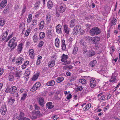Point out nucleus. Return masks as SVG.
<instances>
[{
    "instance_id": "1",
    "label": "nucleus",
    "mask_w": 120,
    "mask_h": 120,
    "mask_svg": "<svg viewBox=\"0 0 120 120\" xmlns=\"http://www.w3.org/2000/svg\"><path fill=\"white\" fill-rule=\"evenodd\" d=\"M16 38L14 37L9 41L8 45V47L11 48V51L14 49L17 45V42L15 41Z\"/></svg>"
},
{
    "instance_id": "2",
    "label": "nucleus",
    "mask_w": 120,
    "mask_h": 120,
    "mask_svg": "<svg viewBox=\"0 0 120 120\" xmlns=\"http://www.w3.org/2000/svg\"><path fill=\"white\" fill-rule=\"evenodd\" d=\"M101 33L100 29L98 27H94L90 30V33L92 36H94L99 34Z\"/></svg>"
},
{
    "instance_id": "3",
    "label": "nucleus",
    "mask_w": 120,
    "mask_h": 120,
    "mask_svg": "<svg viewBox=\"0 0 120 120\" xmlns=\"http://www.w3.org/2000/svg\"><path fill=\"white\" fill-rule=\"evenodd\" d=\"M100 38L99 37H91L90 41L92 44H96L97 43L98 41H99Z\"/></svg>"
},
{
    "instance_id": "4",
    "label": "nucleus",
    "mask_w": 120,
    "mask_h": 120,
    "mask_svg": "<svg viewBox=\"0 0 120 120\" xmlns=\"http://www.w3.org/2000/svg\"><path fill=\"white\" fill-rule=\"evenodd\" d=\"M39 105L41 107H43L45 104L44 98L41 97H39L37 99Z\"/></svg>"
},
{
    "instance_id": "5",
    "label": "nucleus",
    "mask_w": 120,
    "mask_h": 120,
    "mask_svg": "<svg viewBox=\"0 0 120 120\" xmlns=\"http://www.w3.org/2000/svg\"><path fill=\"white\" fill-rule=\"evenodd\" d=\"M8 34V31H7L2 33L0 37V41H1L5 40L6 39Z\"/></svg>"
},
{
    "instance_id": "6",
    "label": "nucleus",
    "mask_w": 120,
    "mask_h": 120,
    "mask_svg": "<svg viewBox=\"0 0 120 120\" xmlns=\"http://www.w3.org/2000/svg\"><path fill=\"white\" fill-rule=\"evenodd\" d=\"M64 32L67 34H69L70 29L68 27V25L65 24L63 25Z\"/></svg>"
},
{
    "instance_id": "7",
    "label": "nucleus",
    "mask_w": 120,
    "mask_h": 120,
    "mask_svg": "<svg viewBox=\"0 0 120 120\" xmlns=\"http://www.w3.org/2000/svg\"><path fill=\"white\" fill-rule=\"evenodd\" d=\"M23 45V44L22 43H21L17 46L16 51L18 54L20 53L21 52L23 48L22 46Z\"/></svg>"
},
{
    "instance_id": "8",
    "label": "nucleus",
    "mask_w": 120,
    "mask_h": 120,
    "mask_svg": "<svg viewBox=\"0 0 120 120\" xmlns=\"http://www.w3.org/2000/svg\"><path fill=\"white\" fill-rule=\"evenodd\" d=\"M24 59L21 57H19L16 60V64L18 65H20L23 62Z\"/></svg>"
},
{
    "instance_id": "9",
    "label": "nucleus",
    "mask_w": 120,
    "mask_h": 120,
    "mask_svg": "<svg viewBox=\"0 0 120 120\" xmlns=\"http://www.w3.org/2000/svg\"><path fill=\"white\" fill-rule=\"evenodd\" d=\"M7 109L5 106H2L1 109H0V112L1 114L3 115H4L6 112Z\"/></svg>"
},
{
    "instance_id": "10",
    "label": "nucleus",
    "mask_w": 120,
    "mask_h": 120,
    "mask_svg": "<svg viewBox=\"0 0 120 120\" xmlns=\"http://www.w3.org/2000/svg\"><path fill=\"white\" fill-rule=\"evenodd\" d=\"M90 86L91 87H94L96 85V82L95 80L94 79H90Z\"/></svg>"
},
{
    "instance_id": "11",
    "label": "nucleus",
    "mask_w": 120,
    "mask_h": 120,
    "mask_svg": "<svg viewBox=\"0 0 120 120\" xmlns=\"http://www.w3.org/2000/svg\"><path fill=\"white\" fill-rule=\"evenodd\" d=\"M62 26L60 24H58L56 27V32L58 34H61L62 31L61 30Z\"/></svg>"
},
{
    "instance_id": "12",
    "label": "nucleus",
    "mask_w": 120,
    "mask_h": 120,
    "mask_svg": "<svg viewBox=\"0 0 120 120\" xmlns=\"http://www.w3.org/2000/svg\"><path fill=\"white\" fill-rule=\"evenodd\" d=\"M10 93L13 94L15 93L17 91L16 87L15 86H13L10 88Z\"/></svg>"
},
{
    "instance_id": "13",
    "label": "nucleus",
    "mask_w": 120,
    "mask_h": 120,
    "mask_svg": "<svg viewBox=\"0 0 120 120\" xmlns=\"http://www.w3.org/2000/svg\"><path fill=\"white\" fill-rule=\"evenodd\" d=\"M68 57V55H65L64 54H63L61 56V61L62 62H63L67 60Z\"/></svg>"
},
{
    "instance_id": "14",
    "label": "nucleus",
    "mask_w": 120,
    "mask_h": 120,
    "mask_svg": "<svg viewBox=\"0 0 120 120\" xmlns=\"http://www.w3.org/2000/svg\"><path fill=\"white\" fill-rule=\"evenodd\" d=\"M61 47L62 50H65L66 49V45L65 41L64 39H63L61 41Z\"/></svg>"
},
{
    "instance_id": "15",
    "label": "nucleus",
    "mask_w": 120,
    "mask_h": 120,
    "mask_svg": "<svg viewBox=\"0 0 120 120\" xmlns=\"http://www.w3.org/2000/svg\"><path fill=\"white\" fill-rule=\"evenodd\" d=\"M53 3L51 0H49L47 3V6L49 9H51L53 7Z\"/></svg>"
},
{
    "instance_id": "16",
    "label": "nucleus",
    "mask_w": 120,
    "mask_h": 120,
    "mask_svg": "<svg viewBox=\"0 0 120 120\" xmlns=\"http://www.w3.org/2000/svg\"><path fill=\"white\" fill-rule=\"evenodd\" d=\"M55 83V82L53 80L49 81L46 83V85L48 86H54Z\"/></svg>"
},
{
    "instance_id": "17",
    "label": "nucleus",
    "mask_w": 120,
    "mask_h": 120,
    "mask_svg": "<svg viewBox=\"0 0 120 120\" xmlns=\"http://www.w3.org/2000/svg\"><path fill=\"white\" fill-rule=\"evenodd\" d=\"M29 53L31 58H34V50L32 49H30L29 50Z\"/></svg>"
},
{
    "instance_id": "18",
    "label": "nucleus",
    "mask_w": 120,
    "mask_h": 120,
    "mask_svg": "<svg viewBox=\"0 0 120 120\" xmlns=\"http://www.w3.org/2000/svg\"><path fill=\"white\" fill-rule=\"evenodd\" d=\"M66 8L64 5H63L60 7L59 9V11L60 13H63L65 11Z\"/></svg>"
},
{
    "instance_id": "19",
    "label": "nucleus",
    "mask_w": 120,
    "mask_h": 120,
    "mask_svg": "<svg viewBox=\"0 0 120 120\" xmlns=\"http://www.w3.org/2000/svg\"><path fill=\"white\" fill-rule=\"evenodd\" d=\"M55 64V61L53 60H50V61L48 63V65L49 67L52 68L54 66Z\"/></svg>"
},
{
    "instance_id": "20",
    "label": "nucleus",
    "mask_w": 120,
    "mask_h": 120,
    "mask_svg": "<svg viewBox=\"0 0 120 120\" xmlns=\"http://www.w3.org/2000/svg\"><path fill=\"white\" fill-rule=\"evenodd\" d=\"M52 102H49L47 103L46 104V107L48 109H51L54 107V105H52Z\"/></svg>"
},
{
    "instance_id": "21",
    "label": "nucleus",
    "mask_w": 120,
    "mask_h": 120,
    "mask_svg": "<svg viewBox=\"0 0 120 120\" xmlns=\"http://www.w3.org/2000/svg\"><path fill=\"white\" fill-rule=\"evenodd\" d=\"M7 1L6 0H3L0 4V7L2 8H4L7 4Z\"/></svg>"
},
{
    "instance_id": "22",
    "label": "nucleus",
    "mask_w": 120,
    "mask_h": 120,
    "mask_svg": "<svg viewBox=\"0 0 120 120\" xmlns=\"http://www.w3.org/2000/svg\"><path fill=\"white\" fill-rule=\"evenodd\" d=\"M55 44L57 48H59L60 47L59 39L57 38L55 39Z\"/></svg>"
},
{
    "instance_id": "23",
    "label": "nucleus",
    "mask_w": 120,
    "mask_h": 120,
    "mask_svg": "<svg viewBox=\"0 0 120 120\" xmlns=\"http://www.w3.org/2000/svg\"><path fill=\"white\" fill-rule=\"evenodd\" d=\"M96 63L97 61L96 60H94L91 61L89 63V66L90 67H94L95 66Z\"/></svg>"
},
{
    "instance_id": "24",
    "label": "nucleus",
    "mask_w": 120,
    "mask_h": 120,
    "mask_svg": "<svg viewBox=\"0 0 120 120\" xmlns=\"http://www.w3.org/2000/svg\"><path fill=\"white\" fill-rule=\"evenodd\" d=\"M26 92H24L21 98L20 101H23L26 99V97L27 96Z\"/></svg>"
},
{
    "instance_id": "25",
    "label": "nucleus",
    "mask_w": 120,
    "mask_h": 120,
    "mask_svg": "<svg viewBox=\"0 0 120 120\" xmlns=\"http://www.w3.org/2000/svg\"><path fill=\"white\" fill-rule=\"evenodd\" d=\"M8 78L9 81L11 82L13 81L14 79V75L12 73L9 74L8 75Z\"/></svg>"
},
{
    "instance_id": "26",
    "label": "nucleus",
    "mask_w": 120,
    "mask_h": 120,
    "mask_svg": "<svg viewBox=\"0 0 120 120\" xmlns=\"http://www.w3.org/2000/svg\"><path fill=\"white\" fill-rule=\"evenodd\" d=\"M21 72V71H16L15 74V77L18 78L19 79H20V76L22 75Z\"/></svg>"
},
{
    "instance_id": "27",
    "label": "nucleus",
    "mask_w": 120,
    "mask_h": 120,
    "mask_svg": "<svg viewBox=\"0 0 120 120\" xmlns=\"http://www.w3.org/2000/svg\"><path fill=\"white\" fill-rule=\"evenodd\" d=\"M78 50V47L75 46L74 48L72 53L74 55H75L77 54Z\"/></svg>"
},
{
    "instance_id": "28",
    "label": "nucleus",
    "mask_w": 120,
    "mask_h": 120,
    "mask_svg": "<svg viewBox=\"0 0 120 120\" xmlns=\"http://www.w3.org/2000/svg\"><path fill=\"white\" fill-rule=\"evenodd\" d=\"M32 114L33 115H38L40 116L42 115V114L40 113V111L38 110L36 111V110H33L32 112Z\"/></svg>"
},
{
    "instance_id": "29",
    "label": "nucleus",
    "mask_w": 120,
    "mask_h": 120,
    "mask_svg": "<svg viewBox=\"0 0 120 120\" xmlns=\"http://www.w3.org/2000/svg\"><path fill=\"white\" fill-rule=\"evenodd\" d=\"M24 113L22 112H20L19 114L18 118L19 120H23L24 117H23L24 116Z\"/></svg>"
},
{
    "instance_id": "30",
    "label": "nucleus",
    "mask_w": 120,
    "mask_h": 120,
    "mask_svg": "<svg viewBox=\"0 0 120 120\" xmlns=\"http://www.w3.org/2000/svg\"><path fill=\"white\" fill-rule=\"evenodd\" d=\"M64 80L63 77L61 76L58 77L56 79V82L58 83H60L62 82Z\"/></svg>"
},
{
    "instance_id": "31",
    "label": "nucleus",
    "mask_w": 120,
    "mask_h": 120,
    "mask_svg": "<svg viewBox=\"0 0 120 120\" xmlns=\"http://www.w3.org/2000/svg\"><path fill=\"white\" fill-rule=\"evenodd\" d=\"M51 16L49 14L46 15V19L47 23L49 22H50L51 19Z\"/></svg>"
},
{
    "instance_id": "32",
    "label": "nucleus",
    "mask_w": 120,
    "mask_h": 120,
    "mask_svg": "<svg viewBox=\"0 0 120 120\" xmlns=\"http://www.w3.org/2000/svg\"><path fill=\"white\" fill-rule=\"evenodd\" d=\"M75 20H71L70 22V27H73L75 25Z\"/></svg>"
},
{
    "instance_id": "33",
    "label": "nucleus",
    "mask_w": 120,
    "mask_h": 120,
    "mask_svg": "<svg viewBox=\"0 0 120 120\" xmlns=\"http://www.w3.org/2000/svg\"><path fill=\"white\" fill-rule=\"evenodd\" d=\"M116 77L112 76L111 77V79L109 80V81L112 83H113L116 81Z\"/></svg>"
},
{
    "instance_id": "34",
    "label": "nucleus",
    "mask_w": 120,
    "mask_h": 120,
    "mask_svg": "<svg viewBox=\"0 0 120 120\" xmlns=\"http://www.w3.org/2000/svg\"><path fill=\"white\" fill-rule=\"evenodd\" d=\"M95 54V52L93 50L89 51L88 52V55L90 57H91Z\"/></svg>"
},
{
    "instance_id": "35",
    "label": "nucleus",
    "mask_w": 120,
    "mask_h": 120,
    "mask_svg": "<svg viewBox=\"0 0 120 120\" xmlns=\"http://www.w3.org/2000/svg\"><path fill=\"white\" fill-rule=\"evenodd\" d=\"M9 104L12 105L15 101V100L12 97L9 98L8 101Z\"/></svg>"
},
{
    "instance_id": "36",
    "label": "nucleus",
    "mask_w": 120,
    "mask_h": 120,
    "mask_svg": "<svg viewBox=\"0 0 120 120\" xmlns=\"http://www.w3.org/2000/svg\"><path fill=\"white\" fill-rule=\"evenodd\" d=\"M91 106V104H87L85 107L83 109V110L84 111H85L88 110L90 107Z\"/></svg>"
},
{
    "instance_id": "37",
    "label": "nucleus",
    "mask_w": 120,
    "mask_h": 120,
    "mask_svg": "<svg viewBox=\"0 0 120 120\" xmlns=\"http://www.w3.org/2000/svg\"><path fill=\"white\" fill-rule=\"evenodd\" d=\"M81 26L80 25H78L75 26L74 28L76 29V30H77L79 32V31L81 30Z\"/></svg>"
},
{
    "instance_id": "38",
    "label": "nucleus",
    "mask_w": 120,
    "mask_h": 120,
    "mask_svg": "<svg viewBox=\"0 0 120 120\" xmlns=\"http://www.w3.org/2000/svg\"><path fill=\"white\" fill-rule=\"evenodd\" d=\"M32 18V15L31 14H29L28 16V18L27 19V22L28 23L30 22Z\"/></svg>"
},
{
    "instance_id": "39",
    "label": "nucleus",
    "mask_w": 120,
    "mask_h": 120,
    "mask_svg": "<svg viewBox=\"0 0 120 120\" xmlns=\"http://www.w3.org/2000/svg\"><path fill=\"white\" fill-rule=\"evenodd\" d=\"M44 22L43 21H41L40 22V26L39 27V29H43L44 27Z\"/></svg>"
},
{
    "instance_id": "40",
    "label": "nucleus",
    "mask_w": 120,
    "mask_h": 120,
    "mask_svg": "<svg viewBox=\"0 0 120 120\" xmlns=\"http://www.w3.org/2000/svg\"><path fill=\"white\" fill-rule=\"evenodd\" d=\"M71 62V60L70 59H68L67 60H65V61L64 62V64H63L64 65H66L69 64Z\"/></svg>"
},
{
    "instance_id": "41",
    "label": "nucleus",
    "mask_w": 120,
    "mask_h": 120,
    "mask_svg": "<svg viewBox=\"0 0 120 120\" xmlns=\"http://www.w3.org/2000/svg\"><path fill=\"white\" fill-rule=\"evenodd\" d=\"M76 78V77L74 75H72L69 77V79L70 80V82L74 81L75 80Z\"/></svg>"
},
{
    "instance_id": "42",
    "label": "nucleus",
    "mask_w": 120,
    "mask_h": 120,
    "mask_svg": "<svg viewBox=\"0 0 120 120\" xmlns=\"http://www.w3.org/2000/svg\"><path fill=\"white\" fill-rule=\"evenodd\" d=\"M37 36V34H34V35L33 37V38L34 42H37L38 40V38Z\"/></svg>"
},
{
    "instance_id": "43",
    "label": "nucleus",
    "mask_w": 120,
    "mask_h": 120,
    "mask_svg": "<svg viewBox=\"0 0 120 120\" xmlns=\"http://www.w3.org/2000/svg\"><path fill=\"white\" fill-rule=\"evenodd\" d=\"M40 2L39 1L37 2L34 4V7L36 8V9L38 8L40 6Z\"/></svg>"
},
{
    "instance_id": "44",
    "label": "nucleus",
    "mask_w": 120,
    "mask_h": 120,
    "mask_svg": "<svg viewBox=\"0 0 120 120\" xmlns=\"http://www.w3.org/2000/svg\"><path fill=\"white\" fill-rule=\"evenodd\" d=\"M45 37V33L41 32L39 34V38L40 39H43Z\"/></svg>"
},
{
    "instance_id": "45",
    "label": "nucleus",
    "mask_w": 120,
    "mask_h": 120,
    "mask_svg": "<svg viewBox=\"0 0 120 120\" xmlns=\"http://www.w3.org/2000/svg\"><path fill=\"white\" fill-rule=\"evenodd\" d=\"M39 75V74H35L32 78V80L33 81L36 80L38 79Z\"/></svg>"
},
{
    "instance_id": "46",
    "label": "nucleus",
    "mask_w": 120,
    "mask_h": 120,
    "mask_svg": "<svg viewBox=\"0 0 120 120\" xmlns=\"http://www.w3.org/2000/svg\"><path fill=\"white\" fill-rule=\"evenodd\" d=\"M37 20L36 19H35L32 21V25L33 26H34L37 25Z\"/></svg>"
},
{
    "instance_id": "47",
    "label": "nucleus",
    "mask_w": 120,
    "mask_h": 120,
    "mask_svg": "<svg viewBox=\"0 0 120 120\" xmlns=\"http://www.w3.org/2000/svg\"><path fill=\"white\" fill-rule=\"evenodd\" d=\"M5 24V20L3 19H0V26H3Z\"/></svg>"
},
{
    "instance_id": "48",
    "label": "nucleus",
    "mask_w": 120,
    "mask_h": 120,
    "mask_svg": "<svg viewBox=\"0 0 120 120\" xmlns=\"http://www.w3.org/2000/svg\"><path fill=\"white\" fill-rule=\"evenodd\" d=\"M79 32L78 31L76 30V29L74 28L72 32V34L73 35H77Z\"/></svg>"
},
{
    "instance_id": "49",
    "label": "nucleus",
    "mask_w": 120,
    "mask_h": 120,
    "mask_svg": "<svg viewBox=\"0 0 120 120\" xmlns=\"http://www.w3.org/2000/svg\"><path fill=\"white\" fill-rule=\"evenodd\" d=\"M79 43L80 44L83 46H84L86 43L85 41L82 39H81L79 41Z\"/></svg>"
},
{
    "instance_id": "50",
    "label": "nucleus",
    "mask_w": 120,
    "mask_h": 120,
    "mask_svg": "<svg viewBox=\"0 0 120 120\" xmlns=\"http://www.w3.org/2000/svg\"><path fill=\"white\" fill-rule=\"evenodd\" d=\"M115 51L114 47V46H112L111 48V50L110 53V54L112 55L113 52H114Z\"/></svg>"
},
{
    "instance_id": "51",
    "label": "nucleus",
    "mask_w": 120,
    "mask_h": 120,
    "mask_svg": "<svg viewBox=\"0 0 120 120\" xmlns=\"http://www.w3.org/2000/svg\"><path fill=\"white\" fill-rule=\"evenodd\" d=\"M25 74L27 76H29L30 75V71L28 69H27L26 70Z\"/></svg>"
},
{
    "instance_id": "52",
    "label": "nucleus",
    "mask_w": 120,
    "mask_h": 120,
    "mask_svg": "<svg viewBox=\"0 0 120 120\" xmlns=\"http://www.w3.org/2000/svg\"><path fill=\"white\" fill-rule=\"evenodd\" d=\"M13 36V33L10 35H9L8 37L7 38H6V40L5 41L7 42Z\"/></svg>"
},
{
    "instance_id": "53",
    "label": "nucleus",
    "mask_w": 120,
    "mask_h": 120,
    "mask_svg": "<svg viewBox=\"0 0 120 120\" xmlns=\"http://www.w3.org/2000/svg\"><path fill=\"white\" fill-rule=\"evenodd\" d=\"M79 81L82 84H84L86 82V80L84 79H79Z\"/></svg>"
},
{
    "instance_id": "54",
    "label": "nucleus",
    "mask_w": 120,
    "mask_h": 120,
    "mask_svg": "<svg viewBox=\"0 0 120 120\" xmlns=\"http://www.w3.org/2000/svg\"><path fill=\"white\" fill-rule=\"evenodd\" d=\"M41 11L40 10L39 11H38L37 12L35 13V17L36 18H38L40 14Z\"/></svg>"
},
{
    "instance_id": "55",
    "label": "nucleus",
    "mask_w": 120,
    "mask_h": 120,
    "mask_svg": "<svg viewBox=\"0 0 120 120\" xmlns=\"http://www.w3.org/2000/svg\"><path fill=\"white\" fill-rule=\"evenodd\" d=\"M34 85L38 88L41 86V84L39 82H37Z\"/></svg>"
},
{
    "instance_id": "56",
    "label": "nucleus",
    "mask_w": 120,
    "mask_h": 120,
    "mask_svg": "<svg viewBox=\"0 0 120 120\" xmlns=\"http://www.w3.org/2000/svg\"><path fill=\"white\" fill-rule=\"evenodd\" d=\"M34 85L38 88L41 86V84L39 82H37Z\"/></svg>"
},
{
    "instance_id": "57",
    "label": "nucleus",
    "mask_w": 120,
    "mask_h": 120,
    "mask_svg": "<svg viewBox=\"0 0 120 120\" xmlns=\"http://www.w3.org/2000/svg\"><path fill=\"white\" fill-rule=\"evenodd\" d=\"M91 37H89L88 36H87L84 37V38L86 40L90 41Z\"/></svg>"
},
{
    "instance_id": "58",
    "label": "nucleus",
    "mask_w": 120,
    "mask_h": 120,
    "mask_svg": "<svg viewBox=\"0 0 120 120\" xmlns=\"http://www.w3.org/2000/svg\"><path fill=\"white\" fill-rule=\"evenodd\" d=\"M83 89V88L82 86H79L77 88V89L78 91H79L82 90Z\"/></svg>"
},
{
    "instance_id": "59",
    "label": "nucleus",
    "mask_w": 120,
    "mask_h": 120,
    "mask_svg": "<svg viewBox=\"0 0 120 120\" xmlns=\"http://www.w3.org/2000/svg\"><path fill=\"white\" fill-rule=\"evenodd\" d=\"M43 41H41L39 43L38 47H41L43 45Z\"/></svg>"
},
{
    "instance_id": "60",
    "label": "nucleus",
    "mask_w": 120,
    "mask_h": 120,
    "mask_svg": "<svg viewBox=\"0 0 120 120\" xmlns=\"http://www.w3.org/2000/svg\"><path fill=\"white\" fill-rule=\"evenodd\" d=\"M111 23L113 25H116V19L115 20H112L111 21Z\"/></svg>"
},
{
    "instance_id": "61",
    "label": "nucleus",
    "mask_w": 120,
    "mask_h": 120,
    "mask_svg": "<svg viewBox=\"0 0 120 120\" xmlns=\"http://www.w3.org/2000/svg\"><path fill=\"white\" fill-rule=\"evenodd\" d=\"M109 104H108L107 105V106H105L104 108L103 109V111L104 112H105L109 108Z\"/></svg>"
},
{
    "instance_id": "62",
    "label": "nucleus",
    "mask_w": 120,
    "mask_h": 120,
    "mask_svg": "<svg viewBox=\"0 0 120 120\" xmlns=\"http://www.w3.org/2000/svg\"><path fill=\"white\" fill-rule=\"evenodd\" d=\"M80 62L79 61H76L74 63L75 65L79 66L80 65Z\"/></svg>"
},
{
    "instance_id": "63",
    "label": "nucleus",
    "mask_w": 120,
    "mask_h": 120,
    "mask_svg": "<svg viewBox=\"0 0 120 120\" xmlns=\"http://www.w3.org/2000/svg\"><path fill=\"white\" fill-rule=\"evenodd\" d=\"M36 89L35 88L34 86L33 85V86L30 89V91L32 92H34L36 90Z\"/></svg>"
},
{
    "instance_id": "64",
    "label": "nucleus",
    "mask_w": 120,
    "mask_h": 120,
    "mask_svg": "<svg viewBox=\"0 0 120 120\" xmlns=\"http://www.w3.org/2000/svg\"><path fill=\"white\" fill-rule=\"evenodd\" d=\"M34 106L35 110H38L40 109V107L38 106L37 105L35 104Z\"/></svg>"
}]
</instances>
